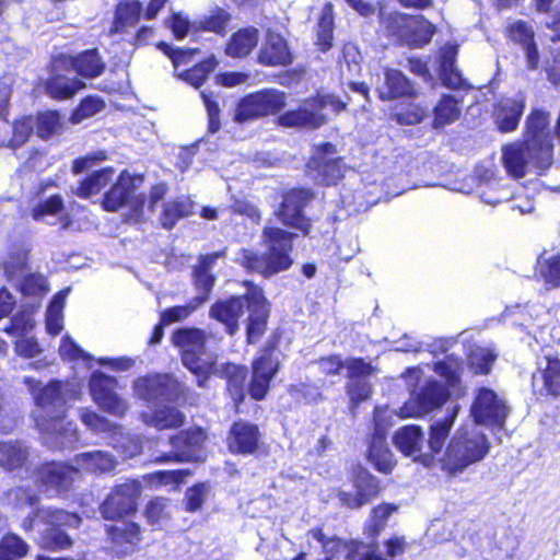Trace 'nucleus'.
<instances>
[{"label":"nucleus","mask_w":560,"mask_h":560,"mask_svg":"<svg viewBox=\"0 0 560 560\" xmlns=\"http://www.w3.org/2000/svg\"><path fill=\"white\" fill-rule=\"evenodd\" d=\"M24 384L35 400L33 417L44 442L52 448L78 446V429L73 422L66 421L67 407L75 399L77 390L69 384L56 381L40 387L39 382L28 376L24 377Z\"/></svg>","instance_id":"nucleus-1"},{"label":"nucleus","mask_w":560,"mask_h":560,"mask_svg":"<svg viewBox=\"0 0 560 560\" xmlns=\"http://www.w3.org/2000/svg\"><path fill=\"white\" fill-rule=\"evenodd\" d=\"M502 162L506 172L524 177L530 167L547 170L552 163V143L549 130V115L536 109L526 119L523 142H513L502 148Z\"/></svg>","instance_id":"nucleus-2"},{"label":"nucleus","mask_w":560,"mask_h":560,"mask_svg":"<svg viewBox=\"0 0 560 560\" xmlns=\"http://www.w3.org/2000/svg\"><path fill=\"white\" fill-rule=\"evenodd\" d=\"M487 435L476 423H463L450 439L440 458L441 468L450 476H458L470 466L482 462L490 451Z\"/></svg>","instance_id":"nucleus-3"},{"label":"nucleus","mask_w":560,"mask_h":560,"mask_svg":"<svg viewBox=\"0 0 560 560\" xmlns=\"http://www.w3.org/2000/svg\"><path fill=\"white\" fill-rule=\"evenodd\" d=\"M293 236L294 234L279 228H265L261 237L268 254L259 255L254 250L243 249L238 261L247 270L264 277L288 270L293 262L290 256Z\"/></svg>","instance_id":"nucleus-4"},{"label":"nucleus","mask_w":560,"mask_h":560,"mask_svg":"<svg viewBox=\"0 0 560 560\" xmlns=\"http://www.w3.org/2000/svg\"><path fill=\"white\" fill-rule=\"evenodd\" d=\"M172 341L182 351L183 364L199 377V386L205 385L208 375L218 372L217 354L207 348L205 331L182 328L173 334Z\"/></svg>","instance_id":"nucleus-5"},{"label":"nucleus","mask_w":560,"mask_h":560,"mask_svg":"<svg viewBox=\"0 0 560 560\" xmlns=\"http://www.w3.org/2000/svg\"><path fill=\"white\" fill-rule=\"evenodd\" d=\"M447 397V388L441 382L429 378L419 392L411 393L396 415L401 419L421 418L443 406Z\"/></svg>","instance_id":"nucleus-6"},{"label":"nucleus","mask_w":560,"mask_h":560,"mask_svg":"<svg viewBox=\"0 0 560 560\" xmlns=\"http://www.w3.org/2000/svg\"><path fill=\"white\" fill-rule=\"evenodd\" d=\"M383 23L386 25L389 35L415 47L429 43L434 33L433 25L430 22L400 13H393L383 18Z\"/></svg>","instance_id":"nucleus-7"},{"label":"nucleus","mask_w":560,"mask_h":560,"mask_svg":"<svg viewBox=\"0 0 560 560\" xmlns=\"http://www.w3.org/2000/svg\"><path fill=\"white\" fill-rule=\"evenodd\" d=\"M142 183V176L130 175L127 171L121 172L117 182L105 194L103 208L107 211H116L122 206L129 205L136 211L141 212L145 205V198L137 191Z\"/></svg>","instance_id":"nucleus-8"},{"label":"nucleus","mask_w":560,"mask_h":560,"mask_svg":"<svg viewBox=\"0 0 560 560\" xmlns=\"http://www.w3.org/2000/svg\"><path fill=\"white\" fill-rule=\"evenodd\" d=\"M285 106V94L278 90H262L245 96L237 105L234 119L244 122L281 110Z\"/></svg>","instance_id":"nucleus-9"},{"label":"nucleus","mask_w":560,"mask_h":560,"mask_svg":"<svg viewBox=\"0 0 560 560\" xmlns=\"http://www.w3.org/2000/svg\"><path fill=\"white\" fill-rule=\"evenodd\" d=\"M80 419L83 424L94 433H112L110 444L114 448L118 450L125 458H132L142 452V446L137 441L122 434L121 427L110 423L106 418L96 412L82 410L80 412Z\"/></svg>","instance_id":"nucleus-10"},{"label":"nucleus","mask_w":560,"mask_h":560,"mask_svg":"<svg viewBox=\"0 0 560 560\" xmlns=\"http://www.w3.org/2000/svg\"><path fill=\"white\" fill-rule=\"evenodd\" d=\"M117 380L101 371H94L89 382V390L93 401L105 412L121 417L128 405L117 393Z\"/></svg>","instance_id":"nucleus-11"},{"label":"nucleus","mask_w":560,"mask_h":560,"mask_svg":"<svg viewBox=\"0 0 560 560\" xmlns=\"http://www.w3.org/2000/svg\"><path fill=\"white\" fill-rule=\"evenodd\" d=\"M142 491L138 480H129L115 487L104 503L101 513L106 520H117L136 512L137 500Z\"/></svg>","instance_id":"nucleus-12"},{"label":"nucleus","mask_w":560,"mask_h":560,"mask_svg":"<svg viewBox=\"0 0 560 560\" xmlns=\"http://www.w3.org/2000/svg\"><path fill=\"white\" fill-rule=\"evenodd\" d=\"M133 390L138 398L148 402L171 401L178 398L182 386L168 374H156L137 378Z\"/></svg>","instance_id":"nucleus-13"},{"label":"nucleus","mask_w":560,"mask_h":560,"mask_svg":"<svg viewBox=\"0 0 560 560\" xmlns=\"http://www.w3.org/2000/svg\"><path fill=\"white\" fill-rule=\"evenodd\" d=\"M508 407L497 394L489 388H480L471 406L470 416L474 421L468 423L502 428L508 417Z\"/></svg>","instance_id":"nucleus-14"},{"label":"nucleus","mask_w":560,"mask_h":560,"mask_svg":"<svg viewBox=\"0 0 560 560\" xmlns=\"http://www.w3.org/2000/svg\"><path fill=\"white\" fill-rule=\"evenodd\" d=\"M27 255L25 250H19L11 255L4 264V271L9 280L16 281L21 292L26 295H37L47 290L46 278L38 273L27 272Z\"/></svg>","instance_id":"nucleus-15"},{"label":"nucleus","mask_w":560,"mask_h":560,"mask_svg":"<svg viewBox=\"0 0 560 560\" xmlns=\"http://www.w3.org/2000/svg\"><path fill=\"white\" fill-rule=\"evenodd\" d=\"M205 433L200 429L180 432L170 440L172 450L155 457V462H196L201 459L200 446Z\"/></svg>","instance_id":"nucleus-16"},{"label":"nucleus","mask_w":560,"mask_h":560,"mask_svg":"<svg viewBox=\"0 0 560 560\" xmlns=\"http://www.w3.org/2000/svg\"><path fill=\"white\" fill-rule=\"evenodd\" d=\"M311 198L312 194L308 190H291L284 196L277 217L284 225L307 234L310 231V220L303 214V208Z\"/></svg>","instance_id":"nucleus-17"},{"label":"nucleus","mask_w":560,"mask_h":560,"mask_svg":"<svg viewBox=\"0 0 560 560\" xmlns=\"http://www.w3.org/2000/svg\"><path fill=\"white\" fill-rule=\"evenodd\" d=\"M279 368V355L273 348L265 349L253 362L252 381L249 384L250 396L260 400L269 389V384Z\"/></svg>","instance_id":"nucleus-18"},{"label":"nucleus","mask_w":560,"mask_h":560,"mask_svg":"<svg viewBox=\"0 0 560 560\" xmlns=\"http://www.w3.org/2000/svg\"><path fill=\"white\" fill-rule=\"evenodd\" d=\"M329 154H335V147L331 143H324L308 163V167L314 172V179L322 185L336 184L346 172L341 160L328 158Z\"/></svg>","instance_id":"nucleus-19"},{"label":"nucleus","mask_w":560,"mask_h":560,"mask_svg":"<svg viewBox=\"0 0 560 560\" xmlns=\"http://www.w3.org/2000/svg\"><path fill=\"white\" fill-rule=\"evenodd\" d=\"M78 474V468L52 462L38 468L37 481L42 491L51 497L69 489Z\"/></svg>","instance_id":"nucleus-20"},{"label":"nucleus","mask_w":560,"mask_h":560,"mask_svg":"<svg viewBox=\"0 0 560 560\" xmlns=\"http://www.w3.org/2000/svg\"><path fill=\"white\" fill-rule=\"evenodd\" d=\"M532 384L536 395L558 398L560 396V360L550 355L539 360Z\"/></svg>","instance_id":"nucleus-21"},{"label":"nucleus","mask_w":560,"mask_h":560,"mask_svg":"<svg viewBox=\"0 0 560 560\" xmlns=\"http://www.w3.org/2000/svg\"><path fill=\"white\" fill-rule=\"evenodd\" d=\"M247 291L245 293L246 305L249 311V323L247 326V339L249 342H255L264 334L268 317V307L262 291L252 284L247 283Z\"/></svg>","instance_id":"nucleus-22"},{"label":"nucleus","mask_w":560,"mask_h":560,"mask_svg":"<svg viewBox=\"0 0 560 560\" xmlns=\"http://www.w3.org/2000/svg\"><path fill=\"white\" fill-rule=\"evenodd\" d=\"M423 442L422 429L416 424H409L397 430L393 436L394 446L405 456L430 466L433 463L431 455L421 454Z\"/></svg>","instance_id":"nucleus-23"},{"label":"nucleus","mask_w":560,"mask_h":560,"mask_svg":"<svg viewBox=\"0 0 560 560\" xmlns=\"http://www.w3.org/2000/svg\"><path fill=\"white\" fill-rule=\"evenodd\" d=\"M30 214L36 222L54 225L59 223L63 230L71 226L70 214L65 211L63 200L59 195H54L34 205Z\"/></svg>","instance_id":"nucleus-24"},{"label":"nucleus","mask_w":560,"mask_h":560,"mask_svg":"<svg viewBox=\"0 0 560 560\" xmlns=\"http://www.w3.org/2000/svg\"><path fill=\"white\" fill-rule=\"evenodd\" d=\"M355 493L341 491L340 501L348 508L355 509L366 504L380 491L378 480L366 470H360L354 479Z\"/></svg>","instance_id":"nucleus-25"},{"label":"nucleus","mask_w":560,"mask_h":560,"mask_svg":"<svg viewBox=\"0 0 560 560\" xmlns=\"http://www.w3.org/2000/svg\"><path fill=\"white\" fill-rule=\"evenodd\" d=\"M245 304V295L218 301L210 308V317L222 323L229 335H234L238 330V319L244 314Z\"/></svg>","instance_id":"nucleus-26"},{"label":"nucleus","mask_w":560,"mask_h":560,"mask_svg":"<svg viewBox=\"0 0 560 560\" xmlns=\"http://www.w3.org/2000/svg\"><path fill=\"white\" fill-rule=\"evenodd\" d=\"M55 68H71L82 77L95 78L98 77L105 65L100 58L96 50H86L75 57L60 56L54 63Z\"/></svg>","instance_id":"nucleus-27"},{"label":"nucleus","mask_w":560,"mask_h":560,"mask_svg":"<svg viewBox=\"0 0 560 560\" xmlns=\"http://www.w3.org/2000/svg\"><path fill=\"white\" fill-rule=\"evenodd\" d=\"M258 60L265 66H288L292 62V54L282 36L268 31Z\"/></svg>","instance_id":"nucleus-28"},{"label":"nucleus","mask_w":560,"mask_h":560,"mask_svg":"<svg viewBox=\"0 0 560 560\" xmlns=\"http://www.w3.org/2000/svg\"><path fill=\"white\" fill-rule=\"evenodd\" d=\"M460 407L454 405L446 410V415L435 420L429 428L428 446L430 454L434 459V455H441L445 447V442L450 436L451 430L458 416Z\"/></svg>","instance_id":"nucleus-29"},{"label":"nucleus","mask_w":560,"mask_h":560,"mask_svg":"<svg viewBox=\"0 0 560 560\" xmlns=\"http://www.w3.org/2000/svg\"><path fill=\"white\" fill-rule=\"evenodd\" d=\"M525 107V96L522 93L514 97H505L497 105L494 117L498 128L503 132L516 129Z\"/></svg>","instance_id":"nucleus-30"},{"label":"nucleus","mask_w":560,"mask_h":560,"mask_svg":"<svg viewBox=\"0 0 560 560\" xmlns=\"http://www.w3.org/2000/svg\"><path fill=\"white\" fill-rule=\"evenodd\" d=\"M308 535L322 544L326 553L325 560H354L361 547L357 541H345L335 537L326 539L322 529H312Z\"/></svg>","instance_id":"nucleus-31"},{"label":"nucleus","mask_w":560,"mask_h":560,"mask_svg":"<svg viewBox=\"0 0 560 560\" xmlns=\"http://www.w3.org/2000/svg\"><path fill=\"white\" fill-rule=\"evenodd\" d=\"M278 124L282 127L318 128L325 124V114L315 112L312 101L307 100L298 109L280 115Z\"/></svg>","instance_id":"nucleus-32"},{"label":"nucleus","mask_w":560,"mask_h":560,"mask_svg":"<svg viewBox=\"0 0 560 560\" xmlns=\"http://www.w3.org/2000/svg\"><path fill=\"white\" fill-rule=\"evenodd\" d=\"M258 428L248 422H236L229 435V447L234 453L252 454L258 445Z\"/></svg>","instance_id":"nucleus-33"},{"label":"nucleus","mask_w":560,"mask_h":560,"mask_svg":"<svg viewBox=\"0 0 560 560\" xmlns=\"http://www.w3.org/2000/svg\"><path fill=\"white\" fill-rule=\"evenodd\" d=\"M107 533L117 548V553L122 556L133 552L141 540V528L137 523L109 526Z\"/></svg>","instance_id":"nucleus-34"},{"label":"nucleus","mask_w":560,"mask_h":560,"mask_svg":"<svg viewBox=\"0 0 560 560\" xmlns=\"http://www.w3.org/2000/svg\"><path fill=\"white\" fill-rule=\"evenodd\" d=\"M107 533L117 548V553L122 556L133 552L141 540V528L137 523L109 526Z\"/></svg>","instance_id":"nucleus-35"},{"label":"nucleus","mask_w":560,"mask_h":560,"mask_svg":"<svg viewBox=\"0 0 560 560\" xmlns=\"http://www.w3.org/2000/svg\"><path fill=\"white\" fill-rule=\"evenodd\" d=\"M222 255L223 252H217L201 256L198 265L195 267L194 280L196 289L199 291L197 296L205 298V302L208 300L215 281L214 276L211 273V269Z\"/></svg>","instance_id":"nucleus-36"},{"label":"nucleus","mask_w":560,"mask_h":560,"mask_svg":"<svg viewBox=\"0 0 560 560\" xmlns=\"http://www.w3.org/2000/svg\"><path fill=\"white\" fill-rule=\"evenodd\" d=\"M381 100H394L412 94V85L402 72L395 69H386L385 83L377 88Z\"/></svg>","instance_id":"nucleus-37"},{"label":"nucleus","mask_w":560,"mask_h":560,"mask_svg":"<svg viewBox=\"0 0 560 560\" xmlns=\"http://www.w3.org/2000/svg\"><path fill=\"white\" fill-rule=\"evenodd\" d=\"M368 458L378 471L384 474L390 472L395 467L394 455L386 443V438H382L380 433L372 435Z\"/></svg>","instance_id":"nucleus-38"},{"label":"nucleus","mask_w":560,"mask_h":560,"mask_svg":"<svg viewBox=\"0 0 560 560\" xmlns=\"http://www.w3.org/2000/svg\"><path fill=\"white\" fill-rule=\"evenodd\" d=\"M142 420L145 424L152 425L159 430H165L183 425L185 416L174 407L163 406L155 409L152 413L144 412Z\"/></svg>","instance_id":"nucleus-39"},{"label":"nucleus","mask_w":560,"mask_h":560,"mask_svg":"<svg viewBox=\"0 0 560 560\" xmlns=\"http://www.w3.org/2000/svg\"><path fill=\"white\" fill-rule=\"evenodd\" d=\"M457 47L447 45L441 50V79L444 85L451 89H458L464 85V80L458 69L455 67Z\"/></svg>","instance_id":"nucleus-40"},{"label":"nucleus","mask_w":560,"mask_h":560,"mask_svg":"<svg viewBox=\"0 0 560 560\" xmlns=\"http://www.w3.org/2000/svg\"><path fill=\"white\" fill-rule=\"evenodd\" d=\"M30 456L28 447L21 441L0 442V466L7 470L22 467Z\"/></svg>","instance_id":"nucleus-41"},{"label":"nucleus","mask_w":560,"mask_h":560,"mask_svg":"<svg viewBox=\"0 0 560 560\" xmlns=\"http://www.w3.org/2000/svg\"><path fill=\"white\" fill-rule=\"evenodd\" d=\"M257 43L258 31L254 27L243 28L232 36L225 52L230 57H245L256 47Z\"/></svg>","instance_id":"nucleus-42"},{"label":"nucleus","mask_w":560,"mask_h":560,"mask_svg":"<svg viewBox=\"0 0 560 560\" xmlns=\"http://www.w3.org/2000/svg\"><path fill=\"white\" fill-rule=\"evenodd\" d=\"M75 463L80 468L91 472H107L116 467L115 458L103 451L81 453L75 456Z\"/></svg>","instance_id":"nucleus-43"},{"label":"nucleus","mask_w":560,"mask_h":560,"mask_svg":"<svg viewBox=\"0 0 560 560\" xmlns=\"http://www.w3.org/2000/svg\"><path fill=\"white\" fill-rule=\"evenodd\" d=\"M114 175L115 170L113 167H104L93 172L81 182L80 186L77 188V195L80 198H89L98 194L109 182H112Z\"/></svg>","instance_id":"nucleus-44"},{"label":"nucleus","mask_w":560,"mask_h":560,"mask_svg":"<svg viewBox=\"0 0 560 560\" xmlns=\"http://www.w3.org/2000/svg\"><path fill=\"white\" fill-rule=\"evenodd\" d=\"M69 289L58 292L51 300L46 312V330L51 336H57L63 329V307Z\"/></svg>","instance_id":"nucleus-45"},{"label":"nucleus","mask_w":560,"mask_h":560,"mask_svg":"<svg viewBox=\"0 0 560 560\" xmlns=\"http://www.w3.org/2000/svg\"><path fill=\"white\" fill-rule=\"evenodd\" d=\"M34 516L55 528L60 526L77 528L81 523L78 514L52 508L39 509Z\"/></svg>","instance_id":"nucleus-46"},{"label":"nucleus","mask_w":560,"mask_h":560,"mask_svg":"<svg viewBox=\"0 0 560 560\" xmlns=\"http://www.w3.org/2000/svg\"><path fill=\"white\" fill-rule=\"evenodd\" d=\"M434 128H443L456 121L460 115L458 101L452 95H443L434 107Z\"/></svg>","instance_id":"nucleus-47"},{"label":"nucleus","mask_w":560,"mask_h":560,"mask_svg":"<svg viewBox=\"0 0 560 560\" xmlns=\"http://www.w3.org/2000/svg\"><path fill=\"white\" fill-rule=\"evenodd\" d=\"M85 84L78 79H69L65 75H55L47 82L48 94L54 98L66 100L72 97Z\"/></svg>","instance_id":"nucleus-48"},{"label":"nucleus","mask_w":560,"mask_h":560,"mask_svg":"<svg viewBox=\"0 0 560 560\" xmlns=\"http://www.w3.org/2000/svg\"><path fill=\"white\" fill-rule=\"evenodd\" d=\"M192 202L187 197H178L167 201L163 207L161 223L164 228L171 229L177 220L191 213Z\"/></svg>","instance_id":"nucleus-49"},{"label":"nucleus","mask_w":560,"mask_h":560,"mask_svg":"<svg viewBox=\"0 0 560 560\" xmlns=\"http://www.w3.org/2000/svg\"><path fill=\"white\" fill-rule=\"evenodd\" d=\"M142 5L137 0L121 1L116 9L115 31L119 32L126 26L135 25L141 12Z\"/></svg>","instance_id":"nucleus-50"},{"label":"nucleus","mask_w":560,"mask_h":560,"mask_svg":"<svg viewBox=\"0 0 560 560\" xmlns=\"http://www.w3.org/2000/svg\"><path fill=\"white\" fill-rule=\"evenodd\" d=\"M144 517L152 526H163L171 517L170 500L154 498L149 501L144 509Z\"/></svg>","instance_id":"nucleus-51"},{"label":"nucleus","mask_w":560,"mask_h":560,"mask_svg":"<svg viewBox=\"0 0 560 560\" xmlns=\"http://www.w3.org/2000/svg\"><path fill=\"white\" fill-rule=\"evenodd\" d=\"M538 276L550 288H560V255L540 257L537 261Z\"/></svg>","instance_id":"nucleus-52"},{"label":"nucleus","mask_w":560,"mask_h":560,"mask_svg":"<svg viewBox=\"0 0 560 560\" xmlns=\"http://www.w3.org/2000/svg\"><path fill=\"white\" fill-rule=\"evenodd\" d=\"M217 66V59L214 57H210L205 61L196 65L194 68L179 72L176 75L190 85L199 88L203 84L208 75L215 69Z\"/></svg>","instance_id":"nucleus-53"},{"label":"nucleus","mask_w":560,"mask_h":560,"mask_svg":"<svg viewBox=\"0 0 560 560\" xmlns=\"http://www.w3.org/2000/svg\"><path fill=\"white\" fill-rule=\"evenodd\" d=\"M497 357L493 349L476 347L469 353L468 363L476 374H488Z\"/></svg>","instance_id":"nucleus-54"},{"label":"nucleus","mask_w":560,"mask_h":560,"mask_svg":"<svg viewBox=\"0 0 560 560\" xmlns=\"http://www.w3.org/2000/svg\"><path fill=\"white\" fill-rule=\"evenodd\" d=\"M34 120L36 133L42 139H48L59 133L62 129L60 116L57 112L48 110L39 113Z\"/></svg>","instance_id":"nucleus-55"},{"label":"nucleus","mask_w":560,"mask_h":560,"mask_svg":"<svg viewBox=\"0 0 560 560\" xmlns=\"http://www.w3.org/2000/svg\"><path fill=\"white\" fill-rule=\"evenodd\" d=\"M205 303V298L195 296L186 305L174 306L161 313L162 324H173L186 319L192 312Z\"/></svg>","instance_id":"nucleus-56"},{"label":"nucleus","mask_w":560,"mask_h":560,"mask_svg":"<svg viewBox=\"0 0 560 560\" xmlns=\"http://www.w3.org/2000/svg\"><path fill=\"white\" fill-rule=\"evenodd\" d=\"M27 544L19 536L7 535L0 541V560H15L26 555Z\"/></svg>","instance_id":"nucleus-57"},{"label":"nucleus","mask_w":560,"mask_h":560,"mask_svg":"<svg viewBox=\"0 0 560 560\" xmlns=\"http://www.w3.org/2000/svg\"><path fill=\"white\" fill-rule=\"evenodd\" d=\"M332 25H334V16H332V5L330 3H326L322 11V16L318 23V45L323 51H326L331 46L332 39Z\"/></svg>","instance_id":"nucleus-58"},{"label":"nucleus","mask_w":560,"mask_h":560,"mask_svg":"<svg viewBox=\"0 0 560 560\" xmlns=\"http://www.w3.org/2000/svg\"><path fill=\"white\" fill-rule=\"evenodd\" d=\"M35 120L33 117H23L12 125V137L8 140L7 145L16 149L24 144L33 133Z\"/></svg>","instance_id":"nucleus-59"},{"label":"nucleus","mask_w":560,"mask_h":560,"mask_svg":"<svg viewBox=\"0 0 560 560\" xmlns=\"http://www.w3.org/2000/svg\"><path fill=\"white\" fill-rule=\"evenodd\" d=\"M35 327V322L28 312H20L10 320V325L3 330L12 337H25L30 335Z\"/></svg>","instance_id":"nucleus-60"},{"label":"nucleus","mask_w":560,"mask_h":560,"mask_svg":"<svg viewBox=\"0 0 560 560\" xmlns=\"http://www.w3.org/2000/svg\"><path fill=\"white\" fill-rule=\"evenodd\" d=\"M40 546L49 550H63L72 546V539L59 528H48L40 538Z\"/></svg>","instance_id":"nucleus-61"},{"label":"nucleus","mask_w":560,"mask_h":560,"mask_svg":"<svg viewBox=\"0 0 560 560\" xmlns=\"http://www.w3.org/2000/svg\"><path fill=\"white\" fill-rule=\"evenodd\" d=\"M311 101L315 112L325 114V121L329 113L339 114L347 106L346 102L332 94L317 95Z\"/></svg>","instance_id":"nucleus-62"},{"label":"nucleus","mask_w":560,"mask_h":560,"mask_svg":"<svg viewBox=\"0 0 560 560\" xmlns=\"http://www.w3.org/2000/svg\"><path fill=\"white\" fill-rule=\"evenodd\" d=\"M21 412L0 394V432L9 433L18 425Z\"/></svg>","instance_id":"nucleus-63"},{"label":"nucleus","mask_w":560,"mask_h":560,"mask_svg":"<svg viewBox=\"0 0 560 560\" xmlns=\"http://www.w3.org/2000/svg\"><path fill=\"white\" fill-rule=\"evenodd\" d=\"M104 108V102L100 97L89 96L84 98L71 115V121L79 124L82 120L94 116Z\"/></svg>","instance_id":"nucleus-64"}]
</instances>
